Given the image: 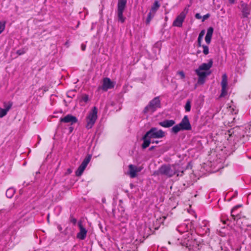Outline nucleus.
I'll list each match as a JSON object with an SVG mask.
<instances>
[{"label":"nucleus","mask_w":251,"mask_h":251,"mask_svg":"<svg viewBox=\"0 0 251 251\" xmlns=\"http://www.w3.org/2000/svg\"><path fill=\"white\" fill-rule=\"evenodd\" d=\"M186 111L189 112L191 110V103L189 101H187L185 106Z\"/></svg>","instance_id":"30"},{"label":"nucleus","mask_w":251,"mask_h":251,"mask_svg":"<svg viewBox=\"0 0 251 251\" xmlns=\"http://www.w3.org/2000/svg\"><path fill=\"white\" fill-rule=\"evenodd\" d=\"M81 50L84 51L86 49V45L84 44H82L81 46Z\"/></svg>","instance_id":"36"},{"label":"nucleus","mask_w":251,"mask_h":251,"mask_svg":"<svg viewBox=\"0 0 251 251\" xmlns=\"http://www.w3.org/2000/svg\"><path fill=\"white\" fill-rule=\"evenodd\" d=\"M159 7H160L159 3L157 1H155L154 2L153 5L152 6V7L151 8V9L150 12L149 13V14L148 15V17H147V18L146 20V23L147 24H149L150 23L151 20L154 16V15L156 13V12L158 9Z\"/></svg>","instance_id":"12"},{"label":"nucleus","mask_w":251,"mask_h":251,"mask_svg":"<svg viewBox=\"0 0 251 251\" xmlns=\"http://www.w3.org/2000/svg\"><path fill=\"white\" fill-rule=\"evenodd\" d=\"M165 135V133L162 130L158 129L156 127L151 128L143 137L142 148L143 149L147 148L150 146L151 143L157 144L158 141L154 139L163 138Z\"/></svg>","instance_id":"1"},{"label":"nucleus","mask_w":251,"mask_h":251,"mask_svg":"<svg viewBox=\"0 0 251 251\" xmlns=\"http://www.w3.org/2000/svg\"><path fill=\"white\" fill-rule=\"evenodd\" d=\"M15 192V190L13 188L8 189L6 192V196L8 198H11Z\"/></svg>","instance_id":"25"},{"label":"nucleus","mask_w":251,"mask_h":251,"mask_svg":"<svg viewBox=\"0 0 251 251\" xmlns=\"http://www.w3.org/2000/svg\"><path fill=\"white\" fill-rule=\"evenodd\" d=\"M154 217H151L145 221V229L144 230H141L140 232L143 234L147 233L148 234L152 230V227L154 226V224H152L153 222Z\"/></svg>","instance_id":"15"},{"label":"nucleus","mask_w":251,"mask_h":251,"mask_svg":"<svg viewBox=\"0 0 251 251\" xmlns=\"http://www.w3.org/2000/svg\"><path fill=\"white\" fill-rule=\"evenodd\" d=\"M248 227L251 228V226H248Z\"/></svg>","instance_id":"44"},{"label":"nucleus","mask_w":251,"mask_h":251,"mask_svg":"<svg viewBox=\"0 0 251 251\" xmlns=\"http://www.w3.org/2000/svg\"><path fill=\"white\" fill-rule=\"evenodd\" d=\"M67 172L69 174H71L72 172V170L71 169H68L67 170Z\"/></svg>","instance_id":"40"},{"label":"nucleus","mask_w":251,"mask_h":251,"mask_svg":"<svg viewBox=\"0 0 251 251\" xmlns=\"http://www.w3.org/2000/svg\"><path fill=\"white\" fill-rule=\"evenodd\" d=\"M202 47L203 48V53L205 55H207L209 53V48L206 45H203L202 46Z\"/></svg>","instance_id":"29"},{"label":"nucleus","mask_w":251,"mask_h":251,"mask_svg":"<svg viewBox=\"0 0 251 251\" xmlns=\"http://www.w3.org/2000/svg\"><path fill=\"white\" fill-rule=\"evenodd\" d=\"M236 0H228L229 2L231 4H233L235 2Z\"/></svg>","instance_id":"39"},{"label":"nucleus","mask_w":251,"mask_h":251,"mask_svg":"<svg viewBox=\"0 0 251 251\" xmlns=\"http://www.w3.org/2000/svg\"><path fill=\"white\" fill-rule=\"evenodd\" d=\"M166 217L165 216H163L162 218H159V219L154 217L153 222H152V224H154V226L152 227V230L157 229L159 226L160 224L163 223Z\"/></svg>","instance_id":"20"},{"label":"nucleus","mask_w":251,"mask_h":251,"mask_svg":"<svg viewBox=\"0 0 251 251\" xmlns=\"http://www.w3.org/2000/svg\"><path fill=\"white\" fill-rule=\"evenodd\" d=\"M178 165H162L159 169L160 174L171 177L177 172Z\"/></svg>","instance_id":"6"},{"label":"nucleus","mask_w":251,"mask_h":251,"mask_svg":"<svg viewBox=\"0 0 251 251\" xmlns=\"http://www.w3.org/2000/svg\"><path fill=\"white\" fill-rule=\"evenodd\" d=\"M115 83L111 80L108 77H105L103 79L101 89L104 91H106L108 89L113 88L115 86Z\"/></svg>","instance_id":"14"},{"label":"nucleus","mask_w":251,"mask_h":251,"mask_svg":"<svg viewBox=\"0 0 251 251\" xmlns=\"http://www.w3.org/2000/svg\"><path fill=\"white\" fill-rule=\"evenodd\" d=\"M191 129V126L189 122L187 116H185L181 122L174 126L172 128V131L176 134L180 130H188Z\"/></svg>","instance_id":"5"},{"label":"nucleus","mask_w":251,"mask_h":251,"mask_svg":"<svg viewBox=\"0 0 251 251\" xmlns=\"http://www.w3.org/2000/svg\"><path fill=\"white\" fill-rule=\"evenodd\" d=\"M213 65L212 59H209L207 63H203L199 66L195 70L196 74L199 76L198 84H203L207 76L211 74L210 68Z\"/></svg>","instance_id":"3"},{"label":"nucleus","mask_w":251,"mask_h":251,"mask_svg":"<svg viewBox=\"0 0 251 251\" xmlns=\"http://www.w3.org/2000/svg\"><path fill=\"white\" fill-rule=\"evenodd\" d=\"M204 34H205L204 30H202L199 34L198 39V44L199 47L201 46V41L202 40V39H203V36L204 35Z\"/></svg>","instance_id":"26"},{"label":"nucleus","mask_w":251,"mask_h":251,"mask_svg":"<svg viewBox=\"0 0 251 251\" xmlns=\"http://www.w3.org/2000/svg\"><path fill=\"white\" fill-rule=\"evenodd\" d=\"M240 206H237L234 207L231 211V216L233 217L234 220H236L237 221V224L238 225H240V224H243V222H245L246 221V219L245 218H241L240 216L238 214H236L235 212L236 209L239 207Z\"/></svg>","instance_id":"16"},{"label":"nucleus","mask_w":251,"mask_h":251,"mask_svg":"<svg viewBox=\"0 0 251 251\" xmlns=\"http://www.w3.org/2000/svg\"><path fill=\"white\" fill-rule=\"evenodd\" d=\"M143 169L141 166H137L134 165L130 164L128 165V171L127 172L130 177L133 178L137 176L138 173L140 172Z\"/></svg>","instance_id":"11"},{"label":"nucleus","mask_w":251,"mask_h":251,"mask_svg":"<svg viewBox=\"0 0 251 251\" xmlns=\"http://www.w3.org/2000/svg\"><path fill=\"white\" fill-rule=\"evenodd\" d=\"M241 8L244 16L246 17H248V16L250 14V8L248 4L245 3H242L241 4Z\"/></svg>","instance_id":"23"},{"label":"nucleus","mask_w":251,"mask_h":251,"mask_svg":"<svg viewBox=\"0 0 251 251\" xmlns=\"http://www.w3.org/2000/svg\"><path fill=\"white\" fill-rule=\"evenodd\" d=\"M160 100L159 97L154 98L150 103L145 107L144 112L146 113H152L157 108L160 107Z\"/></svg>","instance_id":"8"},{"label":"nucleus","mask_w":251,"mask_h":251,"mask_svg":"<svg viewBox=\"0 0 251 251\" xmlns=\"http://www.w3.org/2000/svg\"><path fill=\"white\" fill-rule=\"evenodd\" d=\"M25 50L24 49L19 50L17 51V53L19 55H22L24 54L25 52Z\"/></svg>","instance_id":"32"},{"label":"nucleus","mask_w":251,"mask_h":251,"mask_svg":"<svg viewBox=\"0 0 251 251\" xmlns=\"http://www.w3.org/2000/svg\"><path fill=\"white\" fill-rule=\"evenodd\" d=\"M208 222L207 221H203L202 222L201 226L199 229V232L201 235L206 234L209 232V228L208 227Z\"/></svg>","instance_id":"19"},{"label":"nucleus","mask_w":251,"mask_h":251,"mask_svg":"<svg viewBox=\"0 0 251 251\" xmlns=\"http://www.w3.org/2000/svg\"><path fill=\"white\" fill-rule=\"evenodd\" d=\"M4 108L0 107V118H3L6 116L11 109L12 106V103L11 102H4L3 103Z\"/></svg>","instance_id":"17"},{"label":"nucleus","mask_w":251,"mask_h":251,"mask_svg":"<svg viewBox=\"0 0 251 251\" xmlns=\"http://www.w3.org/2000/svg\"><path fill=\"white\" fill-rule=\"evenodd\" d=\"M121 231L123 232H125L126 231V226L124 225V226L121 229Z\"/></svg>","instance_id":"37"},{"label":"nucleus","mask_w":251,"mask_h":251,"mask_svg":"<svg viewBox=\"0 0 251 251\" xmlns=\"http://www.w3.org/2000/svg\"><path fill=\"white\" fill-rule=\"evenodd\" d=\"M240 226H241V228H242L243 229H244V230H248V228H245V225H240Z\"/></svg>","instance_id":"38"},{"label":"nucleus","mask_w":251,"mask_h":251,"mask_svg":"<svg viewBox=\"0 0 251 251\" xmlns=\"http://www.w3.org/2000/svg\"><path fill=\"white\" fill-rule=\"evenodd\" d=\"M127 0H118L117 3V16L118 21L121 23H124L126 21V17L124 16L123 13L125 11Z\"/></svg>","instance_id":"7"},{"label":"nucleus","mask_w":251,"mask_h":251,"mask_svg":"<svg viewBox=\"0 0 251 251\" xmlns=\"http://www.w3.org/2000/svg\"><path fill=\"white\" fill-rule=\"evenodd\" d=\"M177 73L180 75L181 79H183L185 78V75L183 71H179Z\"/></svg>","instance_id":"31"},{"label":"nucleus","mask_w":251,"mask_h":251,"mask_svg":"<svg viewBox=\"0 0 251 251\" xmlns=\"http://www.w3.org/2000/svg\"><path fill=\"white\" fill-rule=\"evenodd\" d=\"M222 91L220 97H224L227 94V76L226 74L222 75V80L221 81Z\"/></svg>","instance_id":"13"},{"label":"nucleus","mask_w":251,"mask_h":251,"mask_svg":"<svg viewBox=\"0 0 251 251\" xmlns=\"http://www.w3.org/2000/svg\"><path fill=\"white\" fill-rule=\"evenodd\" d=\"M98 108L94 106L89 111L86 117V128L91 129L94 126L98 119Z\"/></svg>","instance_id":"4"},{"label":"nucleus","mask_w":251,"mask_h":251,"mask_svg":"<svg viewBox=\"0 0 251 251\" xmlns=\"http://www.w3.org/2000/svg\"><path fill=\"white\" fill-rule=\"evenodd\" d=\"M83 100L84 101L86 102L88 100V96L87 95H85L83 97Z\"/></svg>","instance_id":"35"},{"label":"nucleus","mask_w":251,"mask_h":251,"mask_svg":"<svg viewBox=\"0 0 251 251\" xmlns=\"http://www.w3.org/2000/svg\"><path fill=\"white\" fill-rule=\"evenodd\" d=\"M210 16L209 14H207L203 16L202 21H204L206 19H207L208 18H209Z\"/></svg>","instance_id":"33"},{"label":"nucleus","mask_w":251,"mask_h":251,"mask_svg":"<svg viewBox=\"0 0 251 251\" xmlns=\"http://www.w3.org/2000/svg\"><path fill=\"white\" fill-rule=\"evenodd\" d=\"M213 33V28L210 27L207 29V33L205 37V42L207 44H209L211 42V40Z\"/></svg>","instance_id":"21"},{"label":"nucleus","mask_w":251,"mask_h":251,"mask_svg":"<svg viewBox=\"0 0 251 251\" xmlns=\"http://www.w3.org/2000/svg\"><path fill=\"white\" fill-rule=\"evenodd\" d=\"M195 17L197 19H201V15H200V13H197L195 15Z\"/></svg>","instance_id":"34"},{"label":"nucleus","mask_w":251,"mask_h":251,"mask_svg":"<svg viewBox=\"0 0 251 251\" xmlns=\"http://www.w3.org/2000/svg\"><path fill=\"white\" fill-rule=\"evenodd\" d=\"M6 22L5 21H0V34L2 33L5 28Z\"/></svg>","instance_id":"28"},{"label":"nucleus","mask_w":251,"mask_h":251,"mask_svg":"<svg viewBox=\"0 0 251 251\" xmlns=\"http://www.w3.org/2000/svg\"><path fill=\"white\" fill-rule=\"evenodd\" d=\"M91 155H88L85 158L80 165L84 167L85 168H86L91 159Z\"/></svg>","instance_id":"24"},{"label":"nucleus","mask_w":251,"mask_h":251,"mask_svg":"<svg viewBox=\"0 0 251 251\" xmlns=\"http://www.w3.org/2000/svg\"><path fill=\"white\" fill-rule=\"evenodd\" d=\"M191 227V223L189 221H186L185 223L179 225L177 227V230L180 233H183V239L180 243L188 249L190 251L192 248V244L193 242L192 234L189 232Z\"/></svg>","instance_id":"2"},{"label":"nucleus","mask_w":251,"mask_h":251,"mask_svg":"<svg viewBox=\"0 0 251 251\" xmlns=\"http://www.w3.org/2000/svg\"><path fill=\"white\" fill-rule=\"evenodd\" d=\"M248 227L251 228V226H248Z\"/></svg>","instance_id":"43"},{"label":"nucleus","mask_w":251,"mask_h":251,"mask_svg":"<svg viewBox=\"0 0 251 251\" xmlns=\"http://www.w3.org/2000/svg\"><path fill=\"white\" fill-rule=\"evenodd\" d=\"M70 130H71V131H72V128H71V129H70Z\"/></svg>","instance_id":"42"},{"label":"nucleus","mask_w":251,"mask_h":251,"mask_svg":"<svg viewBox=\"0 0 251 251\" xmlns=\"http://www.w3.org/2000/svg\"><path fill=\"white\" fill-rule=\"evenodd\" d=\"M77 226L79 228V231L76 234V238L79 240H83L87 236L88 230L85 227L81 221H78Z\"/></svg>","instance_id":"10"},{"label":"nucleus","mask_w":251,"mask_h":251,"mask_svg":"<svg viewBox=\"0 0 251 251\" xmlns=\"http://www.w3.org/2000/svg\"><path fill=\"white\" fill-rule=\"evenodd\" d=\"M127 220H128V219H127V218H126V220H123H123H121V222H122V223H123L125 224V223H126V222Z\"/></svg>","instance_id":"41"},{"label":"nucleus","mask_w":251,"mask_h":251,"mask_svg":"<svg viewBox=\"0 0 251 251\" xmlns=\"http://www.w3.org/2000/svg\"><path fill=\"white\" fill-rule=\"evenodd\" d=\"M85 169L86 168H85L84 167L80 165L75 172L76 176H80L82 174L83 172H84Z\"/></svg>","instance_id":"27"},{"label":"nucleus","mask_w":251,"mask_h":251,"mask_svg":"<svg viewBox=\"0 0 251 251\" xmlns=\"http://www.w3.org/2000/svg\"><path fill=\"white\" fill-rule=\"evenodd\" d=\"M188 9L185 8L184 11L180 13V14L177 16L173 22V25L177 27H181L182 23L186 17V14L187 13Z\"/></svg>","instance_id":"9"},{"label":"nucleus","mask_w":251,"mask_h":251,"mask_svg":"<svg viewBox=\"0 0 251 251\" xmlns=\"http://www.w3.org/2000/svg\"><path fill=\"white\" fill-rule=\"evenodd\" d=\"M175 124V121L173 120H165L159 123V125L164 127H170Z\"/></svg>","instance_id":"22"},{"label":"nucleus","mask_w":251,"mask_h":251,"mask_svg":"<svg viewBox=\"0 0 251 251\" xmlns=\"http://www.w3.org/2000/svg\"><path fill=\"white\" fill-rule=\"evenodd\" d=\"M61 122L65 123H70L71 125H73L77 122V120L76 118L72 115L68 114L63 118H61L60 119Z\"/></svg>","instance_id":"18"}]
</instances>
